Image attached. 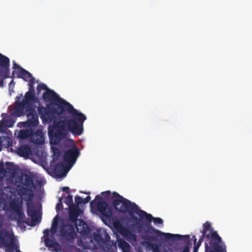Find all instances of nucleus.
Listing matches in <instances>:
<instances>
[{"label":"nucleus","mask_w":252,"mask_h":252,"mask_svg":"<svg viewBox=\"0 0 252 252\" xmlns=\"http://www.w3.org/2000/svg\"><path fill=\"white\" fill-rule=\"evenodd\" d=\"M69 208V220L73 223H76L78 221L77 218L79 216L80 213L81 212V210L80 209L79 207L75 206V205Z\"/></svg>","instance_id":"nucleus-15"},{"label":"nucleus","mask_w":252,"mask_h":252,"mask_svg":"<svg viewBox=\"0 0 252 252\" xmlns=\"http://www.w3.org/2000/svg\"><path fill=\"white\" fill-rule=\"evenodd\" d=\"M189 237V241H186L184 240H178V241H184V243L187 244V246H186L184 249H183V250L182 252H189V244H190V237H189V235H187ZM177 240H176L175 241H176Z\"/></svg>","instance_id":"nucleus-31"},{"label":"nucleus","mask_w":252,"mask_h":252,"mask_svg":"<svg viewBox=\"0 0 252 252\" xmlns=\"http://www.w3.org/2000/svg\"><path fill=\"white\" fill-rule=\"evenodd\" d=\"M205 239V236H203V233H202V236L199 239L198 243L195 246H198V248L201 245V243L203 241L204 239Z\"/></svg>","instance_id":"nucleus-37"},{"label":"nucleus","mask_w":252,"mask_h":252,"mask_svg":"<svg viewBox=\"0 0 252 252\" xmlns=\"http://www.w3.org/2000/svg\"><path fill=\"white\" fill-rule=\"evenodd\" d=\"M113 203L116 211L122 213H127L136 220H137V218L134 217V214H137L140 218L142 219L145 218L148 222V223L145 224L146 228L145 229V233L142 237L144 240L149 241L146 242V243L151 246L155 251L158 250V246L156 244L151 243L150 242H158L163 240L176 241L178 240H184L186 241H189V237L188 236L164 233L155 228L150 224L154 219L151 214L139 209L138 206L135 203L123 197L115 191L113 193Z\"/></svg>","instance_id":"nucleus-1"},{"label":"nucleus","mask_w":252,"mask_h":252,"mask_svg":"<svg viewBox=\"0 0 252 252\" xmlns=\"http://www.w3.org/2000/svg\"><path fill=\"white\" fill-rule=\"evenodd\" d=\"M198 248H199L198 246H195V245L194 246V248H193V252H197Z\"/></svg>","instance_id":"nucleus-41"},{"label":"nucleus","mask_w":252,"mask_h":252,"mask_svg":"<svg viewBox=\"0 0 252 252\" xmlns=\"http://www.w3.org/2000/svg\"><path fill=\"white\" fill-rule=\"evenodd\" d=\"M3 80L1 79L0 80V87L3 86Z\"/></svg>","instance_id":"nucleus-43"},{"label":"nucleus","mask_w":252,"mask_h":252,"mask_svg":"<svg viewBox=\"0 0 252 252\" xmlns=\"http://www.w3.org/2000/svg\"><path fill=\"white\" fill-rule=\"evenodd\" d=\"M65 171V166L63 162L57 163L54 168V172L56 176L62 177Z\"/></svg>","instance_id":"nucleus-20"},{"label":"nucleus","mask_w":252,"mask_h":252,"mask_svg":"<svg viewBox=\"0 0 252 252\" xmlns=\"http://www.w3.org/2000/svg\"><path fill=\"white\" fill-rule=\"evenodd\" d=\"M0 248L5 252H21L14 234L5 229H0Z\"/></svg>","instance_id":"nucleus-6"},{"label":"nucleus","mask_w":252,"mask_h":252,"mask_svg":"<svg viewBox=\"0 0 252 252\" xmlns=\"http://www.w3.org/2000/svg\"><path fill=\"white\" fill-rule=\"evenodd\" d=\"M118 247L121 249L123 252H130V246L129 244L123 239L119 240Z\"/></svg>","instance_id":"nucleus-22"},{"label":"nucleus","mask_w":252,"mask_h":252,"mask_svg":"<svg viewBox=\"0 0 252 252\" xmlns=\"http://www.w3.org/2000/svg\"><path fill=\"white\" fill-rule=\"evenodd\" d=\"M6 122H7V123H8L9 122H12V123H13V122L11 120H7L6 121ZM12 124H10L9 125H7V126H8L9 127H10V126H12Z\"/></svg>","instance_id":"nucleus-44"},{"label":"nucleus","mask_w":252,"mask_h":252,"mask_svg":"<svg viewBox=\"0 0 252 252\" xmlns=\"http://www.w3.org/2000/svg\"><path fill=\"white\" fill-rule=\"evenodd\" d=\"M35 83V79L34 78H32L31 80H29V82L28 84V85L29 86V91H28L27 93H30L33 94H35V91L33 85Z\"/></svg>","instance_id":"nucleus-28"},{"label":"nucleus","mask_w":252,"mask_h":252,"mask_svg":"<svg viewBox=\"0 0 252 252\" xmlns=\"http://www.w3.org/2000/svg\"><path fill=\"white\" fill-rule=\"evenodd\" d=\"M62 191L66 192L67 193H68L69 192V188L67 187H64L62 188Z\"/></svg>","instance_id":"nucleus-40"},{"label":"nucleus","mask_w":252,"mask_h":252,"mask_svg":"<svg viewBox=\"0 0 252 252\" xmlns=\"http://www.w3.org/2000/svg\"><path fill=\"white\" fill-rule=\"evenodd\" d=\"M30 140L32 143L41 145L44 143V137L42 131L41 129H37L34 134L31 136Z\"/></svg>","instance_id":"nucleus-14"},{"label":"nucleus","mask_w":252,"mask_h":252,"mask_svg":"<svg viewBox=\"0 0 252 252\" xmlns=\"http://www.w3.org/2000/svg\"><path fill=\"white\" fill-rule=\"evenodd\" d=\"M59 217L58 215L55 216L54 218L53 221L52 223V226L51 228V234L54 235L55 233L57 231L58 225V220Z\"/></svg>","instance_id":"nucleus-24"},{"label":"nucleus","mask_w":252,"mask_h":252,"mask_svg":"<svg viewBox=\"0 0 252 252\" xmlns=\"http://www.w3.org/2000/svg\"><path fill=\"white\" fill-rule=\"evenodd\" d=\"M43 99L45 101L56 102L60 105H67L68 114L70 119L63 117L60 121L54 122V126L49 131L50 143L53 145H57L61 139L66 136V132L69 131L74 136H79L83 132V124L86 120V116L75 109L69 102L66 101L54 91L47 89L43 94Z\"/></svg>","instance_id":"nucleus-2"},{"label":"nucleus","mask_w":252,"mask_h":252,"mask_svg":"<svg viewBox=\"0 0 252 252\" xmlns=\"http://www.w3.org/2000/svg\"><path fill=\"white\" fill-rule=\"evenodd\" d=\"M13 83H14V80H12L10 82V84H13Z\"/></svg>","instance_id":"nucleus-49"},{"label":"nucleus","mask_w":252,"mask_h":252,"mask_svg":"<svg viewBox=\"0 0 252 252\" xmlns=\"http://www.w3.org/2000/svg\"><path fill=\"white\" fill-rule=\"evenodd\" d=\"M97 237L101 238V236H100L98 235V236H96L95 239H96V238H97Z\"/></svg>","instance_id":"nucleus-50"},{"label":"nucleus","mask_w":252,"mask_h":252,"mask_svg":"<svg viewBox=\"0 0 252 252\" xmlns=\"http://www.w3.org/2000/svg\"><path fill=\"white\" fill-rule=\"evenodd\" d=\"M193 241H194V245H195V243L196 242L197 239L195 238V236H193Z\"/></svg>","instance_id":"nucleus-45"},{"label":"nucleus","mask_w":252,"mask_h":252,"mask_svg":"<svg viewBox=\"0 0 252 252\" xmlns=\"http://www.w3.org/2000/svg\"><path fill=\"white\" fill-rule=\"evenodd\" d=\"M64 202L69 207V208L74 205V204L73 202L72 195L69 194L67 197H65Z\"/></svg>","instance_id":"nucleus-29"},{"label":"nucleus","mask_w":252,"mask_h":252,"mask_svg":"<svg viewBox=\"0 0 252 252\" xmlns=\"http://www.w3.org/2000/svg\"><path fill=\"white\" fill-rule=\"evenodd\" d=\"M32 131L30 130H20L19 132V136L23 139H26L30 136H31Z\"/></svg>","instance_id":"nucleus-25"},{"label":"nucleus","mask_w":252,"mask_h":252,"mask_svg":"<svg viewBox=\"0 0 252 252\" xmlns=\"http://www.w3.org/2000/svg\"><path fill=\"white\" fill-rule=\"evenodd\" d=\"M36 99L35 94L30 93H26L23 100L27 103L28 107H32V104L35 102Z\"/></svg>","instance_id":"nucleus-19"},{"label":"nucleus","mask_w":252,"mask_h":252,"mask_svg":"<svg viewBox=\"0 0 252 252\" xmlns=\"http://www.w3.org/2000/svg\"><path fill=\"white\" fill-rule=\"evenodd\" d=\"M102 198L100 195H96L95 199L90 202V206L93 207L94 205H95V200H100L97 203V208L98 211L104 217L107 219L110 218L112 216L111 209L109 207L107 203L105 201H101Z\"/></svg>","instance_id":"nucleus-7"},{"label":"nucleus","mask_w":252,"mask_h":252,"mask_svg":"<svg viewBox=\"0 0 252 252\" xmlns=\"http://www.w3.org/2000/svg\"><path fill=\"white\" fill-rule=\"evenodd\" d=\"M50 232H51V230L49 229H45L43 231L44 237H46L44 240L45 246L52 252H61V245L56 241L53 237L52 239L49 238Z\"/></svg>","instance_id":"nucleus-11"},{"label":"nucleus","mask_w":252,"mask_h":252,"mask_svg":"<svg viewBox=\"0 0 252 252\" xmlns=\"http://www.w3.org/2000/svg\"><path fill=\"white\" fill-rule=\"evenodd\" d=\"M80 154L79 149L74 145L73 147L66 151L63 155V159L67 163L74 164Z\"/></svg>","instance_id":"nucleus-10"},{"label":"nucleus","mask_w":252,"mask_h":252,"mask_svg":"<svg viewBox=\"0 0 252 252\" xmlns=\"http://www.w3.org/2000/svg\"><path fill=\"white\" fill-rule=\"evenodd\" d=\"M67 105H60L56 102H53L49 104L46 107L39 106L38 107V112L43 122L51 123L53 121V125L48 130L52 129L54 126V122L60 121L63 117H67L70 119L68 114V109Z\"/></svg>","instance_id":"nucleus-3"},{"label":"nucleus","mask_w":252,"mask_h":252,"mask_svg":"<svg viewBox=\"0 0 252 252\" xmlns=\"http://www.w3.org/2000/svg\"><path fill=\"white\" fill-rule=\"evenodd\" d=\"M83 193L89 195L90 194V192H84Z\"/></svg>","instance_id":"nucleus-48"},{"label":"nucleus","mask_w":252,"mask_h":252,"mask_svg":"<svg viewBox=\"0 0 252 252\" xmlns=\"http://www.w3.org/2000/svg\"><path fill=\"white\" fill-rule=\"evenodd\" d=\"M60 235L66 239H73L76 236L74 227L70 224L60 226Z\"/></svg>","instance_id":"nucleus-12"},{"label":"nucleus","mask_w":252,"mask_h":252,"mask_svg":"<svg viewBox=\"0 0 252 252\" xmlns=\"http://www.w3.org/2000/svg\"><path fill=\"white\" fill-rule=\"evenodd\" d=\"M115 248V245L111 241H106L103 243V249L107 252H113V248Z\"/></svg>","instance_id":"nucleus-23"},{"label":"nucleus","mask_w":252,"mask_h":252,"mask_svg":"<svg viewBox=\"0 0 252 252\" xmlns=\"http://www.w3.org/2000/svg\"><path fill=\"white\" fill-rule=\"evenodd\" d=\"M13 68L14 70L13 71L11 78H14V74H16L17 77L19 78L22 75V70H25L24 68L21 67L19 64H17L15 61H13Z\"/></svg>","instance_id":"nucleus-21"},{"label":"nucleus","mask_w":252,"mask_h":252,"mask_svg":"<svg viewBox=\"0 0 252 252\" xmlns=\"http://www.w3.org/2000/svg\"><path fill=\"white\" fill-rule=\"evenodd\" d=\"M53 160L51 162L50 165L52 166L53 165V163L57 161L60 156L61 153L59 149L57 148H54L53 149Z\"/></svg>","instance_id":"nucleus-26"},{"label":"nucleus","mask_w":252,"mask_h":252,"mask_svg":"<svg viewBox=\"0 0 252 252\" xmlns=\"http://www.w3.org/2000/svg\"><path fill=\"white\" fill-rule=\"evenodd\" d=\"M75 223V227L78 233L81 235H86L89 232V227L88 224L82 220H78V224Z\"/></svg>","instance_id":"nucleus-16"},{"label":"nucleus","mask_w":252,"mask_h":252,"mask_svg":"<svg viewBox=\"0 0 252 252\" xmlns=\"http://www.w3.org/2000/svg\"><path fill=\"white\" fill-rule=\"evenodd\" d=\"M33 196V192H29L25 198V200L28 201L27 202V214L32 219L31 223H27V224L32 226H34L36 224L35 221L37 220V215L35 206L32 201Z\"/></svg>","instance_id":"nucleus-8"},{"label":"nucleus","mask_w":252,"mask_h":252,"mask_svg":"<svg viewBox=\"0 0 252 252\" xmlns=\"http://www.w3.org/2000/svg\"><path fill=\"white\" fill-rule=\"evenodd\" d=\"M153 221L155 225H161L163 224V220L160 218H154L153 220Z\"/></svg>","instance_id":"nucleus-34"},{"label":"nucleus","mask_w":252,"mask_h":252,"mask_svg":"<svg viewBox=\"0 0 252 252\" xmlns=\"http://www.w3.org/2000/svg\"><path fill=\"white\" fill-rule=\"evenodd\" d=\"M136 228L137 229V232L138 233H140L142 232L143 228V225L138 221L135 223Z\"/></svg>","instance_id":"nucleus-35"},{"label":"nucleus","mask_w":252,"mask_h":252,"mask_svg":"<svg viewBox=\"0 0 252 252\" xmlns=\"http://www.w3.org/2000/svg\"><path fill=\"white\" fill-rule=\"evenodd\" d=\"M47 89H48L47 86L43 83H40L37 86V92L38 94H39L41 90H45L46 91Z\"/></svg>","instance_id":"nucleus-32"},{"label":"nucleus","mask_w":252,"mask_h":252,"mask_svg":"<svg viewBox=\"0 0 252 252\" xmlns=\"http://www.w3.org/2000/svg\"><path fill=\"white\" fill-rule=\"evenodd\" d=\"M63 207V205L62 204H60L58 202V203L57 204L56 207V211L59 212L60 211V209H62Z\"/></svg>","instance_id":"nucleus-38"},{"label":"nucleus","mask_w":252,"mask_h":252,"mask_svg":"<svg viewBox=\"0 0 252 252\" xmlns=\"http://www.w3.org/2000/svg\"><path fill=\"white\" fill-rule=\"evenodd\" d=\"M22 184L26 187H22L20 189V191L22 194L27 195V192L30 190V192H32V189L34 188V184L33 182L32 178L29 175L26 174L24 176V178Z\"/></svg>","instance_id":"nucleus-13"},{"label":"nucleus","mask_w":252,"mask_h":252,"mask_svg":"<svg viewBox=\"0 0 252 252\" xmlns=\"http://www.w3.org/2000/svg\"><path fill=\"white\" fill-rule=\"evenodd\" d=\"M3 170L2 165H0V173Z\"/></svg>","instance_id":"nucleus-47"},{"label":"nucleus","mask_w":252,"mask_h":252,"mask_svg":"<svg viewBox=\"0 0 252 252\" xmlns=\"http://www.w3.org/2000/svg\"><path fill=\"white\" fill-rule=\"evenodd\" d=\"M114 192H113V193ZM101 195L103 197L104 199L105 200H107L109 198H111L112 199V201L113 200L114 195H113L111 197V192L109 190H107V191L102 192ZM112 204H113V203H112Z\"/></svg>","instance_id":"nucleus-30"},{"label":"nucleus","mask_w":252,"mask_h":252,"mask_svg":"<svg viewBox=\"0 0 252 252\" xmlns=\"http://www.w3.org/2000/svg\"><path fill=\"white\" fill-rule=\"evenodd\" d=\"M3 226V223L1 220H0V228Z\"/></svg>","instance_id":"nucleus-46"},{"label":"nucleus","mask_w":252,"mask_h":252,"mask_svg":"<svg viewBox=\"0 0 252 252\" xmlns=\"http://www.w3.org/2000/svg\"><path fill=\"white\" fill-rule=\"evenodd\" d=\"M75 206H78L83 203V199L80 196H76L75 197Z\"/></svg>","instance_id":"nucleus-33"},{"label":"nucleus","mask_w":252,"mask_h":252,"mask_svg":"<svg viewBox=\"0 0 252 252\" xmlns=\"http://www.w3.org/2000/svg\"><path fill=\"white\" fill-rule=\"evenodd\" d=\"M126 236L128 237H129L130 239L132 240H136V236L132 233V232L130 231H126Z\"/></svg>","instance_id":"nucleus-36"},{"label":"nucleus","mask_w":252,"mask_h":252,"mask_svg":"<svg viewBox=\"0 0 252 252\" xmlns=\"http://www.w3.org/2000/svg\"><path fill=\"white\" fill-rule=\"evenodd\" d=\"M32 153L31 148L27 145H21L17 149V154L22 157L29 156Z\"/></svg>","instance_id":"nucleus-18"},{"label":"nucleus","mask_w":252,"mask_h":252,"mask_svg":"<svg viewBox=\"0 0 252 252\" xmlns=\"http://www.w3.org/2000/svg\"><path fill=\"white\" fill-rule=\"evenodd\" d=\"M22 75L20 76H19V78H22L23 80H24L26 81H29L31 80L32 78H34L32 76V75L31 73H30L29 71L25 70H22Z\"/></svg>","instance_id":"nucleus-27"},{"label":"nucleus","mask_w":252,"mask_h":252,"mask_svg":"<svg viewBox=\"0 0 252 252\" xmlns=\"http://www.w3.org/2000/svg\"><path fill=\"white\" fill-rule=\"evenodd\" d=\"M91 199V198L90 196H87L84 199H83V203L86 204L89 202L90 201Z\"/></svg>","instance_id":"nucleus-39"},{"label":"nucleus","mask_w":252,"mask_h":252,"mask_svg":"<svg viewBox=\"0 0 252 252\" xmlns=\"http://www.w3.org/2000/svg\"><path fill=\"white\" fill-rule=\"evenodd\" d=\"M58 203L60 204H63V197H60L58 200Z\"/></svg>","instance_id":"nucleus-42"},{"label":"nucleus","mask_w":252,"mask_h":252,"mask_svg":"<svg viewBox=\"0 0 252 252\" xmlns=\"http://www.w3.org/2000/svg\"><path fill=\"white\" fill-rule=\"evenodd\" d=\"M203 236H205V252H227L225 248L221 246V238L214 230L209 221L203 224Z\"/></svg>","instance_id":"nucleus-4"},{"label":"nucleus","mask_w":252,"mask_h":252,"mask_svg":"<svg viewBox=\"0 0 252 252\" xmlns=\"http://www.w3.org/2000/svg\"><path fill=\"white\" fill-rule=\"evenodd\" d=\"M12 209L15 212L17 215V222L18 223L24 222L27 224V223L28 222L24 220L25 218V215L24 213L22 211V207L19 205L16 204L14 207H13Z\"/></svg>","instance_id":"nucleus-17"},{"label":"nucleus","mask_w":252,"mask_h":252,"mask_svg":"<svg viewBox=\"0 0 252 252\" xmlns=\"http://www.w3.org/2000/svg\"><path fill=\"white\" fill-rule=\"evenodd\" d=\"M23 96L20 94L16 97V101L14 106V114L17 117L24 116L26 113L28 120L23 123L25 127H34L39 124L38 117L35 109L32 107H28L27 103L23 100L20 102V98Z\"/></svg>","instance_id":"nucleus-5"},{"label":"nucleus","mask_w":252,"mask_h":252,"mask_svg":"<svg viewBox=\"0 0 252 252\" xmlns=\"http://www.w3.org/2000/svg\"><path fill=\"white\" fill-rule=\"evenodd\" d=\"M10 60L0 53V76L3 79L10 77Z\"/></svg>","instance_id":"nucleus-9"}]
</instances>
